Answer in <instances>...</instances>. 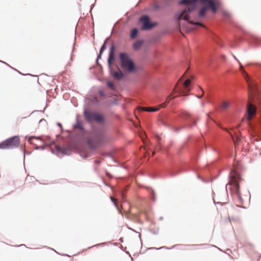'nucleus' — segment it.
I'll return each mask as SVG.
<instances>
[{
  "label": "nucleus",
  "instance_id": "f257e3e1",
  "mask_svg": "<svg viewBox=\"0 0 261 261\" xmlns=\"http://www.w3.org/2000/svg\"><path fill=\"white\" fill-rule=\"evenodd\" d=\"M240 70L245 77L248 88L249 102L246 117L252 127L261 130V91L256 82L252 80L240 63Z\"/></svg>",
  "mask_w": 261,
  "mask_h": 261
},
{
  "label": "nucleus",
  "instance_id": "f03ea898",
  "mask_svg": "<svg viewBox=\"0 0 261 261\" xmlns=\"http://www.w3.org/2000/svg\"><path fill=\"white\" fill-rule=\"evenodd\" d=\"M111 141L110 135L103 128L94 127L90 134V137L86 140V146L88 150L84 149L80 151V155L86 159L95 154L97 147L103 146Z\"/></svg>",
  "mask_w": 261,
  "mask_h": 261
},
{
  "label": "nucleus",
  "instance_id": "7ed1b4c3",
  "mask_svg": "<svg viewBox=\"0 0 261 261\" xmlns=\"http://www.w3.org/2000/svg\"><path fill=\"white\" fill-rule=\"evenodd\" d=\"M178 117L179 120L177 122L175 120L170 119L168 121L163 120L162 123L176 133L179 132L180 130L187 127H191L196 123L193 118L188 113H181L179 114Z\"/></svg>",
  "mask_w": 261,
  "mask_h": 261
},
{
  "label": "nucleus",
  "instance_id": "20e7f679",
  "mask_svg": "<svg viewBox=\"0 0 261 261\" xmlns=\"http://www.w3.org/2000/svg\"><path fill=\"white\" fill-rule=\"evenodd\" d=\"M194 79V75L187 70L179 80L180 85H177L175 88L177 94L179 95H187L191 89L192 82Z\"/></svg>",
  "mask_w": 261,
  "mask_h": 261
},
{
  "label": "nucleus",
  "instance_id": "39448f33",
  "mask_svg": "<svg viewBox=\"0 0 261 261\" xmlns=\"http://www.w3.org/2000/svg\"><path fill=\"white\" fill-rule=\"evenodd\" d=\"M115 49L116 46L114 44H113L110 46L107 62L111 75L115 79L118 81H120L125 77V74L119 71H115L112 67V64L115 60Z\"/></svg>",
  "mask_w": 261,
  "mask_h": 261
},
{
  "label": "nucleus",
  "instance_id": "423d86ee",
  "mask_svg": "<svg viewBox=\"0 0 261 261\" xmlns=\"http://www.w3.org/2000/svg\"><path fill=\"white\" fill-rule=\"evenodd\" d=\"M120 66L122 69L128 73H135L137 71V68L128 54L126 52L119 54Z\"/></svg>",
  "mask_w": 261,
  "mask_h": 261
},
{
  "label": "nucleus",
  "instance_id": "0eeeda50",
  "mask_svg": "<svg viewBox=\"0 0 261 261\" xmlns=\"http://www.w3.org/2000/svg\"><path fill=\"white\" fill-rule=\"evenodd\" d=\"M229 185H233L234 192L238 199L242 202L243 199L240 193L239 181L241 180V176L236 169H232L228 176Z\"/></svg>",
  "mask_w": 261,
  "mask_h": 261
},
{
  "label": "nucleus",
  "instance_id": "6e6552de",
  "mask_svg": "<svg viewBox=\"0 0 261 261\" xmlns=\"http://www.w3.org/2000/svg\"><path fill=\"white\" fill-rule=\"evenodd\" d=\"M84 116L87 121L90 123L95 122L99 124H103L105 122L103 116L96 112H92L88 110L85 109Z\"/></svg>",
  "mask_w": 261,
  "mask_h": 261
},
{
  "label": "nucleus",
  "instance_id": "1a4fd4ad",
  "mask_svg": "<svg viewBox=\"0 0 261 261\" xmlns=\"http://www.w3.org/2000/svg\"><path fill=\"white\" fill-rule=\"evenodd\" d=\"M20 144V138L18 136L10 137L0 143V149H13L18 148Z\"/></svg>",
  "mask_w": 261,
  "mask_h": 261
},
{
  "label": "nucleus",
  "instance_id": "9d476101",
  "mask_svg": "<svg viewBox=\"0 0 261 261\" xmlns=\"http://www.w3.org/2000/svg\"><path fill=\"white\" fill-rule=\"evenodd\" d=\"M138 22L141 24V30L142 31H149L158 25V22L151 21L150 17L147 15L141 16Z\"/></svg>",
  "mask_w": 261,
  "mask_h": 261
},
{
  "label": "nucleus",
  "instance_id": "9b49d317",
  "mask_svg": "<svg viewBox=\"0 0 261 261\" xmlns=\"http://www.w3.org/2000/svg\"><path fill=\"white\" fill-rule=\"evenodd\" d=\"M189 144L194 150L195 154H196L199 151L200 148L205 146V139L203 136L199 139H192L190 141Z\"/></svg>",
  "mask_w": 261,
  "mask_h": 261
},
{
  "label": "nucleus",
  "instance_id": "f8f14e48",
  "mask_svg": "<svg viewBox=\"0 0 261 261\" xmlns=\"http://www.w3.org/2000/svg\"><path fill=\"white\" fill-rule=\"evenodd\" d=\"M181 171V169L177 165H173L171 167H166L164 171L168 173L171 176H174L177 175Z\"/></svg>",
  "mask_w": 261,
  "mask_h": 261
},
{
  "label": "nucleus",
  "instance_id": "ddd939ff",
  "mask_svg": "<svg viewBox=\"0 0 261 261\" xmlns=\"http://www.w3.org/2000/svg\"><path fill=\"white\" fill-rule=\"evenodd\" d=\"M56 150L58 153H62L63 155H68L71 152L70 148L64 147L59 145H56Z\"/></svg>",
  "mask_w": 261,
  "mask_h": 261
},
{
  "label": "nucleus",
  "instance_id": "4468645a",
  "mask_svg": "<svg viewBox=\"0 0 261 261\" xmlns=\"http://www.w3.org/2000/svg\"><path fill=\"white\" fill-rule=\"evenodd\" d=\"M109 38H110V37L106 38V39L105 40L103 44L102 45V46H101V47L100 48L99 54L97 56V58H96V63L97 65H99L98 61L100 59H101L102 54H103V51L105 50V49L107 48V45H106L107 42Z\"/></svg>",
  "mask_w": 261,
  "mask_h": 261
},
{
  "label": "nucleus",
  "instance_id": "2eb2a0df",
  "mask_svg": "<svg viewBox=\"0 0 261 261\" xmlns=\"http://www.w3.org/2000/svg\"><path fill=\"white\" fill-rule=\"evenodd\" d=\"M74 128H77L81 132L85 133L86 130L83 125L82 122L76 118V123L73 125Z\"/></svg>",
  "mask_w": 261,
  "mask_h": 261
},
{
  "label": "nucleus",
  "instance_id": "dca6fc26",
  "mask_svg": "<svg viewBox=\"0 0 261 261\" xmlns=\"http://www.w3.org/2000/svg\"><path fill=\"white\" fill-rule=\"evenodd\" d=\"M144 43L143 40H138L135 42L133 44V47L134 50H138L140 49L143 44Z\"/></svg>",
  "mask_w": 261,
  "mask_h": 261
},
{
  "label": "nucleus",
  "instance_id": "f3484780",
  "mask_svg": "<svg viewBox=\"0 0 261 261\" xmlns=\"http://www.w3.org/2000/svg\"><path fill=\"white\" fill-rule=\"evenodd\" d=\"M142 141L143 142V143L145 146V150L149 151V149H150V147L148 146L149 144V140L146 138V135H142V136L141 137Z\"/></svg>",
  "mask_w": 261,
  "mask_h": 261
},
{
  "label": "nucleus",
  "instance_id": "a211bd4d",
  "mask_svg": "<svg viewBox=\"0 0 261 261\" xmlns=\"http://www.w3.org/2000/svg\"><path fill=\"white\" fill-rule=\"evenodd\" d=\"M138 34L139 30L137 28L133 29L130 33V38L131 39H136L138 37Z\"/></svg>",
  "mask_w": 261,
  "mask_h": 261
},
{
  "label": "nucleus",
  "instance_id": "6ab92c4d",
  "mask_svg": "<svg viewBox=\"0 0 261 261\" xmlns=\"http://www.w3.org/2000/svg\"><path fill=\"white\" fill-rule=\"evenodd\" d=\"M107 86L112 90H114L115 88V84L111 81H108L107 82Z\"/></svg>",
  "mask_w": 261,
  "mask_h": 261
},
{
  "label": "nucleus",
  "instance_id": "aec40b11",
  "mask_svg": "<svg viewBox=\"0 0 261 261\" xmlns=\"http://www.w3.org/2000/svg\"><path fill=\"white\" fill-rule=\"evenodd\" d=\"M229 106V103L228 102H223L221 105V108L222 109L225 110L227 109Z\"/></svg>",
  "mask_w": 261,
  "mask_h": 261
},
{
  "label": "nucleus",
  "instance_id": "412c9836",
  "mask_svg": "<svg viewBox=\"0 0 261 261\" xmlns=\"http://www.w3.org/2000/svg\"><path fill=\"white\" fill-rule=\"evenodd\" d=\"M176 246H177V245H174V246H173L171 248H168V247H166V246H163V247H161L159 248H155V247H152V248H150L149 249H155V250H160V249H163V248L164 249H172V248H176Z\"/></svg>",
  "mask_w": 261,
  "mask_h": 261
},
{
  "label": "nucleus",
  "instance_id": "4be33fe9",
  "mask_svg": "<svg viewBox=\"0 0 261 261\" xmlns=\"http://www.w3.org/2000/svg\"><path fill=\"white\" fill-rule=\"evenodd\" d=\"M159 110V108L149 107L147 108L145 111L150 112H154L158 111Z\"/></svg>",
  "mask_w": 261,
  "mask_h": 261
},
{
  "label": "nucleus",
  "instance_id": "5701e85b",
  "mask_svg": "<svg viewBox=\"0 0 261 261\" xmlns=\"http://www.w3.org/2000/svg\"><path fill=\"white\" fill-rule=\"evenodd\" d=\"M20 149L23 152V161L25 160V156L26 155H30L31 153V152H29L25 149H23L22 147H20Z\"/></svg>",
  "mask_w": 261,
  "mask_h": 261
},
{
  "label": "nucleus",
  "instance_id": "b1692460",
  "mask_svg": "<svg viewBox=\"0 0 261 261\" xmlns=\"http://www.w3.org/2000/svg\"><path fill=\"white\" fill-rule=\"evenodd\" d=\"M197 178L200 179L203 182L207 183L210 181V179H205L204 178L201 177L199 174L197 175Z\"/></svg>",
  "mask_w": 261,
  "mask_h": 261
},
{
  "label": "nucleus",
  "instance_id": "393cba45",
  "mask_svg": "<svg viewBox=\"0 0 261 261\" xmlns=\"http://www.w3.org/2000/svg\"><path fill=\"white\" fill-rule=\"evenodd\" d=\"M161 8V7L158 4H155L152 6V9L153 11H158Z\"/></svg>",
  "mask_w": 261,
  "mask_h": 261
},
{
  "label": "nucleus",
  "instance_id": "a878e982",
  "mask_svg": "<svg viewBox=\"0 0 261 261\" xmlns=\"http://www.w3.org/2000/svg\"><path fill=\"white\" fill-rule=\"evenodd\" d=\"M162 176L163 175H162L161 172L160 171H157L156 174H152V178H155L156 176L162 177Z\"/></svg>",
  "mask_w": 261,
  "mask_h": 261
},
{
  "label": "nucleus",
  "instance_id": "bb28decb",
  "mask_svg": "<svg viewBox=\"0 0 261 261\" xmlns=\"http://www.w3.org/2000/svg\"><path fill=\"white\" fill-rule=\"evenodd\" d=\"M47 146V145H45L43 146H36L35 149L36 150H39V149L44 150L45 149V148Z\"/></svg>",
  "mask_w": 261,
  "mask_h": 261
},
{
  "label": "nucleus",
  "instance_id": "cd10ccee",
  "mask_svg": "<svg viewBox=\"0 0 261 261\" xmlns=\"http://www.w3.org/2000/svg\"><path fill=\"white\" fill-rule=\"evenodd\" d=\"M223 16L226 18H229L230 16V14L229 12L224 11L223 13Z\"/></svg>",
  "mask_w": 261,
  "mask_h": 261
},
{
  "label": "nucleus",
  "instance_id": "c85d7f7f",
  "mask_svg": "<svg viewBox=\"0 0 261 261\" xmlns=\"http://www.w3.org/2000/svg\"><path fill=\"white\" fill-rule=\"evenodd\" d=\"M33 138H34V139H38V140H39V139H40V137H36V136H30V137H29L28 138V142H31V140H32Z\"/></svg>",
  "mask_w": 261,
  "mask_h": 261
},
{
  "label": "nucleus",
  "instance_id": "c756f323",
  "mask_svg": "<svg viewBox=\"0 0 261 261\" xmlns=\"http://www.w3.org/2000/svg\"><path fill=\"white\" fill-rule=\"evenodd\" d=\"M98 93H99V96H100L101 97L105 96V95H106L105 92L103 91L102 90H99L98 92Z\"/></svg>",
  "mask_w": 261,
  "mask_h": 261
},
{
  "label": "nucleus",
  "instance_id": "7c9ffc66",
  "mask_svg": "<svg viewBox=\"0 0 261 261\" xmlns=\"http://www.w3.org/2000/svg\"><path fill=\"white\" fill-rule=\"evenodd\" d=\"M120 194H121V197H122V200H123V201L124 202L125 201V199H124V190H121Z\"/></svg>",
  "mask_w": 261,
  "mask_h": 261
},
{
  "label": "nucleus",
  "instance_id": "2f4dec72",
  "mask_svg": "<svg viewBox=\"0 0 261 261\" xmlns=\"http://www.w3.org/2000/svg\"><path fill=\"white\" fill-rule=\"evenodd\" d=\"M106 244H107V243H99V244H96V245H93V246H92L91 247H97V246H104V245H105Z\"/></svg>",
  "mask_w": 261,
  "mask_h": 261
},
{
  "label": "nucleus",
  "instance_id": "473e14b6",
  "mask_svg": "<svg viewBox=\"0 0 261 261\" xmlns=\"http://www.w3.org/2000/svg\"><path fill=\"white\" fill-rule=\"evenodd\" d=\"M213 165H206V167H205V170H207L208 172H210V170H211V167H212Z\"/></svg>",
  "mask_w": 261,
  "mask_h": 261
},
{
  "label": "nucleus",
  "instance_id": "72a5a7b5",
  "mask_svg": "<svg viewBox=\"0 0 261 261\" xmlns=\"http://www.w3.org/2000/svg\"><path fill=\"white\" fill-rule=\"evenodd\" d=\"M111 200L112 202L113 203V204H114V205L116 207H117V204L116 202L114 200V199L112 197H111Z\"/></svg>",
  "mask_w": 261,
  "mask_h": 261
},
{
  "label": "nucleus",
  "instance_id": "f704fd0d",
  "mask_svg": "<svg viewBox=\"0 0 261 261\" xmlns=\"http://www.w3.org/2000/svg\"><path fill=\"white\" fill-rule=\"evenodd\" d=\"M57 125L61 128V131H62L63 130V127H62V124L61 123L58 122L57 123Z\"/></svg>",
  "mask_w": 261,
  "mask_h": 261
},
{
  "label": "nucleus",
  "instance_id": "c9c22d12",
  "mask_svg": "<svg viewBox=\"0 0 261 261\" xmlns=\"http://www.w3.org/2000/svg\"><path fill=\"white\" fill-rule=\"evenodd\" d=\"M150 191H151V192L152 193V194L153 195L152 197V199L153 200H154V191H153V190L152 189H150Z\"/></svg>",
  "mask_w": 261,
  "mask_h": 261
},
{
  "label": "nucleus",
  "instance_id": "e433bc0d",
  "mask_svg": "<svg viewBox=\"0 0 261 261\" xmlns=\"http://www.w3.org/2000/svg\"><path fill=\"white\" fill-rule=\"evenodd\" d=\"M94 163L97 165H99L101 163V160H95Z\"/></svg>",
  "mask_w": 261,
  "mask_h": 261
},
{
  "label": "nucleus",
  "instance_id": "4c0bfd02",
  "mask_svg": "<svg viewBox=\"0 0 261 261\" xmlns=\"http://www.w3.org/2000/svg\"><path fill=\"white\" fill-rule=\"evenodd\" d=\"M0 62H1V63H4V64H5L7 65V66H9L10 67L12 68V67H11L9 65V64H8L7 63H6V62H4V61H1V60H0Z\"/></svg>",
  "mask_w": 261,
  "mask_h": 261
},
{
  "label": "nucleus",
  "instance_id": "58836bf2",
  "mask_svg": "<svg viewBox=\"0 0 261 261\" xmlns=\"http://www.w3.org/2000/svg\"><path fill=\"white\" fill-rule=\"evenodd\" d=\"M166 105H167L166 103H163V104L162 105V107H165Z\"/></svg>",
  "mask_w": 261,
  "mask_h": 261
},
{
  "label": "nucleus",
  "instance_id": "ea45409f",
  "mask_svg": "<svg viewBox=\"0 0 261 261\" xmlns=\"http://www.w3.org/2000/svg\"><path fill=\"white\" fill-rule=\"evenodd\" d=\"M120 241L121 242H123V238H121L120 239H119Z\"/></svg>",
  "mask_w": 261,
  "mask_h": 261
},
{
  "label": "nucleus",
  "instance_id": "a19ab883",
  "mask_svg": "<svg viewBox=\"0 0 261 261\" xmlns=\"http://www.w3.org/2000/svg\"><path fill=\"white\" fill-rule=\"evenodd\" d=\"M14 70H15L16 71H17L19 73L22 74V75H23V74H22L21 73H20V72H19V71H18L17 70L15 69L14 68Z\"/></svg>",
  "mask_w": 261,
  "mask_h": 261
},
{
  "label": "nucleus",
  "instance_id": "79ce46f5",
  "mask_svg": "<svg viewBox=\"0 0 261 261\" xmlns=\"http://www.w3.org/2000/svg\"><path fill=\"white\" fill-rule=\"evenodd\" d=\"M43 121H45V120L44 119H41V120L39 121V122L40 123V122H42Z\"/></svg>",
  "mask_w": 261,
  "mask_h": 261
},
{
  "label": "nucleus",
  "instance_id": "37998d69",
  "mask_svg": "<svg viewBox=\"0 0 261 261\" xmlns=\"http://www.w3.org/2000/svg\"><path fill=\"white\" fill-rule=\"evenodd\" d=\"M51 152L52 153H54V150L52 149H51Z\"/></svg>",
  "mask_w": 261,
  "mask_h": 261
},
{
  "label": "nucleus",
  "instance_id": "c03bdc74",
  "mask_svg": "<svg viewBox=\"0 0 261 261\" xmlns=\"http://www.w3.org/2000/svg\"><path fill=\"white\" fill-rule=\"evenodd\" d=\"M74 44H73V48H72V53H73V47H74Z\"/></svg>",
  "mask_w": 261,
  "mask_h": 261
},
{
  "label": "nucleus",
  "instance_id": "a18cd8bd",
  "mask_svg": "<svg viewBox=\"0 0 261 261\" xmlns=\"http://www.w3.org/2000/svg\"><path fill=\"white\" fill-rule=\"evenodd\" d=\"M173 97H170V98H167V100H168V98H169V100H170V99H172L173 98Z\"/></svg>",
  "mask_w": 261,
  "mask_h": 261
},
{
  "label": "nucleus",
  "instance_id": "49530a36",
  "mask_svg": "<svg viewBox=\"0 0 261 261\" xmlns=\"http://www.w3.org/2000/svg\"><path fill=\"white\" fill-rule=\"evenodd\" d=\"M24 246V247H25V245H24V244H21L20 245H19L18 246Z\"/></svg>",
  "mask_w": 261,
  "mask_h": 261
},
{
  "label": "nucleus",
  "instance_id": "de8ad7c7",
  "mask_svg": "<svg viewBox=\"0 0 261 261\" xmlns=\"http://www.w3.org/2000/svg\"><path fill=\"white\" fill-rule=\"evenodd\" d=\"M227 185H226V186H225V190H226V192H227Z\"/></svg>",
  "mask_w": 261,
  "mask_h": 261
},
{
  "label": "nucleus",
  "instance_id": "09e8293b",
  "mask_svg": "<svg viewBox=\"0 0 261 261\" xmlns=\"http://www.w3.org/2000/svg\"><path fill=\"white\" fill-rule=\"evenodd\" d=\"M217 203V204H222V203H221V202H218Z\"/></svg>",
  "mask_w": 261,
  "mask_h": 261
},
{
  "label": "nucleus",
  "instance_id": "8fccbe9b",
  "mask_svg": "<svg viewBox=\"0 0 261 261\" xmlns=\"http://www.w3.org/2000/svg\"><path fill=\"white\" fill-rule=\"evenodd\" d=\"M207 117H208V118H210V116H209V115H208V114H207Z\"/></svg>",
  "mask_w": 261,
  "mask_h": 261
},
{
  "label": "nucleus",
  "instance_id": "3c124183",
  "mask_svg": "<svg viewBox=\"0 0 261 261\" xmlns=\"http://www.w3.org/2000/svg\"><path fill=\"white\" fill-rule=\"evenodd\" d=\"M72 55L71 56L70 60H72Z\"/></svg>",
  "mask_w": 261,
  "mask_h": 261
},
{
  "label": "nucleus",
  "instance_id": "603ef678",
  "mask_svg": "<svg viewBox=\"0 0 261 261\" xmlns=\"http://www.w3.org/2000/svg\"><path fill=\"white\" fill-rule=\"evenodd\" d=\"M139 238H140V239L141 238V235L140 234H139Z\"/></svg>",
  "mask_w": 261,
  "mask_h": 261
},
{
  "label": "nucleus",
  "instance_id": "864d4df0",
  "mask_svg": "<svg viewBox=\"0 0 261 261\" xmlns=\"http://www.w3.org/2000/svg\"><path fill=\"white\" fill-rule=\"evenodd\" d=\"M202 245L201 244H200V245H198L197 246H201Z\"/></svg>",
  "mask_w": 261,
  "mask_h": 261
}]
</instances>
